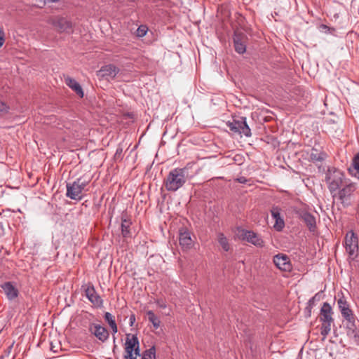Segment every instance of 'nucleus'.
Listing matches in <instances>:
<instances>
[{"label":"nucleus","mask_w":359,"mask_h":359,"mask_svg":"<svg viewBox=\"0 0 359 359\" xmlns=\"http://www.w3.org/2000/svg\"><path fill=\"white\" fill-rule=\"evenodd\" d=\"M344 180V173L334 167L329 168L325 173V182L333 198L337 196V191L341 187Z\"/></svg>","instance_id":"nucleus-1"},{"label":"nucleus","mask_w":359,"mask_h":359,"mask_svg":"<svg viewBox=\"0 0 359 359\" xmlns=\"http://www.w3.org/2000/svg\"><path fill=\"white\" fill-rule=\"evenodd\" d=\"M187 173V169L176 168L171 170L168 175L165 187L169 191H175L182 187L186 182L185 176Z\"/></svg>","instance_id":"nucleus-2"},{"label":"nucleus","mask_w":359,"mask_h":359,"mask_svg":"<svg viewBox=\"0 0 359 359\" xmlns=\"http://www.w3.org/2000/svg\"><path fill=\"white\" fill-rule=\"evenodd\" d=\"M320 321L322 322L320 334L323 336V339L329 334L331 330V325L334 323L332 318V309L328 302H324L320 310Z\"/></svg>","instance_id":"nucleus-3"},{"label":"nucleus","mask_w":359,"mask_h":359,"mask_svg":"<svg viewBox=\"0 0 359 359\" xmlns=\"http://www.w3.org/2000/svg\"><path fill=\"white\" fill-rule=\"evenodd\" d=\"M90 181V180H85L80 177L72 183H67L66 193L67 197L72 200H81V193L84 190L85 187L89 184Z\"/></svg>","instance_id":"nucleus-4"},{"label":"nucleus","mask_w":359,"mask_h":359,"mask_svg":"<svg viewBox=\"0 0 359 359\" xmlns=\"http://www.w3.org/2000/svg\"><path fill=\"white\" fill-rule=\"evenodd\" d=\"M140 343L136 335L127 334L125 343L124 359H137L140 353Z\"/></svg>","instance_id":"nucleus-5"},{"label":"nucleus","mask_w":359,"mask_h":359,"mask_svg":"<svg viewBox=\"0 0 359 359\" xmlns=\"http://www.w3.org/2000/svg\"><path fill=\"white\" fill-rule=\"evenodd\" d=\"M48 22L53 27H54L57 32L60 34H71L73 32V24L66 18L62 16H55L50 18Z\"/></svg>","instance_id":"nucleus-6"},{"label":"nucleus","mask_w":359,"mask_h":359,"mask_svg":"<svg viewBox=\"0 0 359 359\" xmlns=\"http://www.w3.org/2000/svg\"><path fill=\"white\" fill-rule=\"evenodd\" d=\"M81 290L84 292L85 296L96 308H102L104 301L100 294L96 292L95 288L92 283L83 284L81 286Z\"/></svg>","instance_id":"nucleus-7"},{"label":"nucleus","mask_w":359,"mask_h":359,"mask_svg":"<svg viewBox=\"0 0 359 359\" xmlns=\"http://www.w3.org/2000/svg\"><path fill=\"white\" fill-rule=\"evenodd\" d=\"M355 190V185L353 182L346 184L342 189L337 190V196L344 208L351 205V196Z\"/></svg>","instance_id":"nucleus-8"},{"label":"nucleus","mask_w":359,"mask_h":359,"mask_svg":"<svg viewBox=\"0 0 359 359\" xmlns=\"http://www.w3.org/2000/svg\"><path fill=\"white\" fill-rule=\"evenodd\" d=\"M232 39L235 51L239 55L244 54L246 52L248 41L247 34L243 32L235 31Z\"/></svg>","instance_id":"nucleus-9"},{"label":"nucleus","mask_w":359,"mask_h":359,"mask_svg":"<svg viewBox=\"0 0 359 359\" xmlns=\"http://www.w3.org/2000/svg\"><path fill=\"white\" fill-rule=\"evenodd\" d=\"M274 265L280 271L290 272L292 269V265L288 255L283 253H278L273 257Z\"/></svg>","instance_id":"nucleus-10"},{"label":"nucleus","mask_w":359,"mask_h":359,"mask_svg":"<svg viewBox=\"0 0 359 359\" xmlns=\"http://www.w3.org/2000/svg\"><path fill=\"white\" fill-rule=\"evenodd\" d=\"M240 238L241 240L246 241L255 246L259 248L264 246V241L253 231L242 229Z\"/></svg>","instance_id":"nucleus-11"},{"label":"nucleus","mask_w":359,"mask_h":359,"mask_svg":"<svg viewBox=\"0 0 359 359\" xmlns=\"http://www.w3.org/2000/svg\"><path fill=\"white\" fill-rule=\"evenodd\" d=\"M345 248L349 256H353L358 250V238L353 230H350L346 235Z\"/></svg>","instance_id":"nucleus-12"},{"label":"nucleus","mask_w":359,"mask_h":359,"mask_svg":"<svg viewBox=\"0 0 359 359\" xmlns=\"http://www.w3.org/2000/svg\"><path fill=\"white\" fill-rule=\"evenodd\" d=\"M119 71V69L114 65L109 64L102 66L97 72V75L101 79H114Z\"/></svg>","instance_id":"nucleus-13"},{"label":"nucleus","mask_w":359,"mask_h":359,"mask_svg":"<svg viewBox=\"0 0 359 359\" xmlns=\"http://www.w3.org/2000/svg\"><path fill=\"white\" fill-rule=\"evenodd\" d=\"M271 215L275 223L273 228L276 231H282L285 227V221L283 217L281 215L280 208L278 206H273L271 210Z\"/></svg>","instance_id":"nucleus-14"},{"label":"nucleus","mask_w":359,"mask_h":359,"mask_svg":"<svg viewBox=\"0 0 359 359\" xmlns=\"http://www.w3.org/2000/svg\"><path fill=\"white\" fill-rule=\"evenodd\" d=\"M89 331L102 342H104L109 338V334L108 330L100 325L90 324Z\"/></svg>","instance_id":"nucleus-15"},{"label":"nucleus","mask_w":359,"mask_h":359,"mask_svg":"<svg viewBox=\"0 0 359 359\" xmlns=\"http://www.w3.org/2000/svg\"><path fill=\"white\" fill-rule=\"evenodd\" d=\"M179 242L183 249H190L193 245L191 233L187 228H181L179 230Z\"/></svg>","instance_id":"nucleus-16"},{"label":"nucleus","mask_w":359,"mask_h":359,"mask_svg":"<svg viewBox=\"0 0 359 359\" xmlns=\"http://www.w3.org/2000/svg\"><path fill=\"white\" fill-rule=\"evenodd\" d=\"M299 218L305 223L310 231H314L316 228V219L315 216L307 211H302L299 214Z\"/></svg>","instance_id":"nucleus-17"},{"label":"nucleus","mask_w":359,"mask_h":359,"mask_svg":"<svg viewBox=\"0 0 359 359\" xmlns=\"http://www.w3.org/2000/svg\"><path fill=\"white\" fill-rule=\"evenodd\" d=\"M1 287L4 290V293L9 300L17 298L19 294L18 290L11 282L4 283L1 285Z\"/></svg>","instance_id":"nucleus-18"},{"label":"nucleus","mask_w":359,"mask_h":359,"mask_svg":"<svg viewBox=\"0 0 359 359\" xmlns=\"http://www.w3.org/2000/svg\"><path fill=\"white\" fill-rule=\"evenodd\" d=\"M66 84L72 89L81 98L83 97L84 93L81 85L74 79L67 77L65 79Z\"/></svg>","instance_id":"nucleus-19"},{"label":"nucleus","mask_w":359,"mask_h":359,"mask_svg":"<svg viewBox=\"0 0 359 359\" xmlns=\"http://www.w3.org/2000/svg\"><path fill=\"white\" fill-rule=\"evenodd\" d=\"M323 292H318L315 294L307 302V306L306 307V316L310 317L311 315V310L315 306L316 303L319 302L321 299Z\"/></svg>","instance_id":"nucleus-20"},{"label":"nucleus","mask_w":359,"mask_h":359,"mask_svg":"<svg viewBox=\"0 0 359 359\" xmlns=\"http://www.w3.org/2000/svg\"><path fill=\"white\" fill-rule=\"evenodd\" d=\"M349 174L359 180V151L353 157L351 165L348 168Z\"/></svg>","instance_id":"nucleus-21"},{"label":"nucleus","mask_w":359,"mask_h":359,"mask_svg":"<svg viewBox=\"0 0 359 359\" xmlns=\"http://www.w3.org/2000/svg\"><path fill=\"white\" fill-rule=\"evenodd\" d=\"M337 304L342 316L345 315L347 316L348 313L353 312V311L350 309L348 302L344 297L339 298L338 299Z\"/></svg>","instance_id":"nucleus-22"},{"label":"nucleus","mask_w":359,"mask_h":359,"mask_svg":"<svg viewBox=\"0 0 359 359\" xmlns=\"http://www.w3.org/2000/svg\"><path fill=\"white\" fill-rule=\"evenodd\" d=\"M132 224V222L130 219H128L126 218H121V233L124 238L130 237V225Z\"/></svg>","instance_id":"nucleus-23"},{"label":"nucleus","mask_w":359,"mask_h":359,"mask_svg":"<svg viewBox=\"0 0 359 359\" xmlns=\"http://www.w3.org/2000/svg\"><path fill=\"white\" fill-rule=\"evenodd\" d=\"M104 320L108 323L109 326L111 329L112 333L116 334L118 332V327L115 321L114 316H112L109 312H105L104 315Z\"/></svg>","instance_id":"nucleus-24"},{"label":"nucleus","mask_w":359,"mask_h":359,"mask_svg":"<svg viewBox=\"0 0 359 359\" xmlns=\"http://www.w3.org/2000/svg\"><path fill=\"white\" fill-rule=\"evenodd\" d=\"M241 128H240V132L238 134H243L248 137L252 135L251 129L247 123L246 117L241 116Z\"/></svg>","instance_id":"nucleus-25"},{"label":"nucleus","mask_w":359,"mask_h":359,"mask_svg":"<svg viewBox=\"0 0 359 359\" xmlns=\"http://www.w3.org/2000/svg\"><path fill=\"white\" fill-rule=\"evenodd\" d=\"M325 154L323 152H318L316 149H313L309 154V159L310 161L316 163L317 162H322L324 160Z\"/></svg>","instance_id":"nucleus-26"},{"label":"nucleus","mask_w":359,"mask_h":359,"mask_svg":"<svg viewBox=\"0 0 359 359\" xmlns=\"http://www.w3.org/2000/svg\"><path fill=\"white\" fill-rule=\"evenodd\" d=\"M226 125L232 132L238 133L240 132V128H241V117L238 119H233L232 121H228Z\"/></svg>","instance_id":"nucleus-27"},{"label":"nucleus","mask_w":359,"mask_h":359,"mask_svg":"<svg viewBox=\"0 0 359 359\" xmlns=\"http://www.w3.org/2000/svg\"><path fill=\"white\" fill-rule=\"evenodd\" d=\"M218 243L225 252H228L229 250V243L224 233H219L218 234Z\"/></svg>","instance_id":"nucleus-28"},{"label":"nucleus","mask_w":359,"mask_h":359,"mask_svg":"<svg viewBox=\"0 0 359 359\" xmlns=\"http://www.w3.org/2000/svg\"><path fill=\"white\" fill-rule=\"evenodd\" d=\"M141 359H156V348L153 346L149 349L146 350L142 355Z\"/></svg>","instance_id":"nucleus-29"},{"label":"nucleus","mask_w":359,"mask_h":359,"mask_svg":"<svg viewBox=\"0 0 359 359\" xmlns=\"http://www.w3.org/2000/svg\"><path fill=\"white\" fill-rule=\"evenodd\" d=\"M346 334L355 343H359V332L358 327H356V329L346 330Z\"/></svg>","instance_id":"nucleus-30"},{"label":"nucleus","mask_w":359,"mask_h":359,"mask_svg":"<svg viewBox=\"0 0 359 359\" xmlns=\"http://www.w3.org/2000/svg\"><path fill=\"white\" fill-rule=\"evenodd\" d=\"M145 318H147L154 325V327H157V318L155 313L151 310H146Z\"/></svg>","instance_id":"nucleus-31"},{"label":"nucleus","mask_w":359,"mask_h":359,"mask_svg":"<svg viewBox=\"0 0 359 359\" xmlns=\"http://www.w3.org/2000/svg\"><path fill=\"white\" fill-rule=\"evenodd\" d=\"M319 28L320 32H325L326 34H332L335 32V29L334 27H329L325 24H321Z\"/></svg>","instance_id":"nucleus-32"},{"label":"nucleus","mask_w":359,"mask_h":359,"mask_svg":"<svg viewBox=\"0 0 359 359\" xmlns=\"http://www.w3.org/2000/svg\"><path fill=\"white\" fill-rule=\"evenodd\" d=\"M359 320H356L351 322L344 323V326L346 330L356 329Z\"/></svg>","instance_id":"nucleus-33"},{"label":"nucleus","mask_w":359,"mask_h":359,"mask_svg":"<svg viewBox=\"0 0 359 359\" xmlns=\"http://www.w3.org/2000/svg\"><path fill=\"white\" fill-rule=\"evenodd\" d=\"M114 158L115 161H121L123 159V148L121 147H118Z\"/></svg>","instance_id":"nucleus-34"},{"label":"nucleus","mask_w":359,"mask_h":359,"mask_svg":"<svg viewBox=\"0 0 359 359\" xmlns=\"http://www.w3.org/2000/svg\"><path fill=\"white\" fill-rule=\"evenodd\" d=\"M342 317L344 319V323L351 322V321H354V320H357L355 316L353 313V312L348 313L347 316L345 315V316H344Z\"/></svg>","instance_id":"nucleus-35"},{"label":"nucleus","mask_w":359,"mask_h":359,"mask_svg":"<svg viewBox=\"0 0 359 359\" xmlns=\"http://www.w3.org/2000/svg\"><path fill=\"white\" fill-rule=\"evenodd\" d=\"M10 107L4 102L0 101V112L8 113Z\"/></svg>","instance_id":"nucleus-36"},{"label":"nucleus","mask_w":359,"mask_h":359,"mask_svg":"<svg viewBox=\"0 0 359 359\" xmlns=\"http://www.w3.org/2000/svg\"><path fill=\"white\" fill-rule=\"evenodd\" d=\"M147 33L146 27L143 26H140L137 29V35L139 36H144Z\"/></svg>","instance_id":"nucleus-37"},{"label":"nucleus","mask_w":359,"mask_h":359,"mask_svg":"<svg viewBox=\"0 0 359 359\" xmlns=\"http://www.w3.org/2000/svg\"><path fill=\"white\" fill-rule=\"evenodd\" d=\"M136 318L134 313H131L129 316V325L133 327L135 323Z\"/></svg>","instance_id":"nucleus-38"},{"label":"nucleus","mask_w":359,"mask_h":359,"mask_svg":"<svg viewBox=\"0 0 359 359\" xmlns=\"http://www.w3.org/2000/svg\"><path fill=\"white\" fill-rule=\"evenodd\" d=\"M4 32L0 29V48L4 45Z\"/></svg>","instance_id":"nucleus-39"},{"label":"nucleus","mask_w":359,"mask_h":359,"mask_svg":"<svg viewBox=\"0 0 359 359\" xmlns=\"http://www.w3.org/2000/svg\"><path fill=\"white\" fill-rule=\"evenodd\" d=\"M1 215V213L0 212V216ZM0 231H1V235L4 234V224L1 221H0Z\"/></svg>","instance_id":"nucleus-40"},{"label":"nucleus","mask_w":359,"mask_h":359,"mask_svg":"<svg viewBox=\"0 0 359 359\" xmlns=\"http://www.w3.org/2000/svg\"><path fill=\"white\" fill-rule=\"evenodd\" d=\"M238 181L241 184H245L247 182V180L245 177H240L238 178Z\"/></svg>","instance_id":"nucleus-41"},{"label":"nucleus","mask_w":359,"mask_h":359,"mask_svg":"<svg viewBox=\"0 0 359 359\" xmlns=\"http://www.w3.org/2000/svg\"><path fill=\"white\" fill-rule=\"evenodd\" d=\"M50 350L54 353H57L58 351L57 347L55 346L53 343L50 344Z\"/></svg>","instance_id":"nucleus-42"},{"label":"nucleus","mask_w":359,"mask_h":359,"mask_svg":"<svg viewBox=\"0 0 359 359\" xmlns=\"http://www.w3.org/2000/svg\"><path fill=\"white\" fill-rule=\"evenodd\" d=\"M158 308H160V307L165 308V306L163 305V304H161L159 301H158Z\"/></svg>","instance_id":"nucleus-43"},{"label":"nucleus","mask_w":359,"mask_h":359,"mask_svg":"<svg viewBox=\"0 0 359 359\" xmlns=\"http://www.w3.org/2000/svg\"><path fill=\"white\" fill-rule=\"evenodd\" d=\"M158 328L161 327V322L159 320H158Z\"/></svg>","instance_id":"nucleus-44"},{"label":"nucleus","mask_w":359,"mask_h":359,"mask_svg":"<svg viewBox=\"0 0 359 359\" xmlns=\"http://www.w3.org/2000/svg\"><path fill=\"white\" fill-rule=\"evenodd\" d=\"M50 1H53V2H57V1H58L59 0H50Z\"/></svg>","instance_id":"nucleus-45"}]
</instances>
